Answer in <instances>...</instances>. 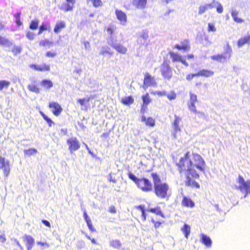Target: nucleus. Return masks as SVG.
Listing matches in <instances>:
<instances>
[{"mask_svg":"<svg viewBox=\"0 0 250 250\" xmlns=\"http://www.w3.org/2000/svg\"><path fill=\"white\" fill-rule=\"evenodd\" d=\"M41 85L44 88L49 89L53 86L52 81L48 80H43L41 82Z\"/></svg>","mask_w":250,"mask_h":250,"instance_id":"30","label":"nucleus"},{"mask_svg":"<svg viewBox=\"0 0 250 250\" xmlns=\"http://www.w3.org/2000/svg\"><path fill=\"white\" fill-rule=\"evenodd\" d=\"M175 119L174 122L172 124V126L174 129L173 136L175 138H176V132L181 131L180 127L179 126V124L181 121V119L177 115H175Z\"/></svg>","mask_w":250,"mask_h":250,"instance_id":"14","label":"nucleus"},{"mask_svg":"<svg viewBox=\"0 0 250 250\" xmlns=\"http://www.w3.org/2000/svg\"><path fill=\"white\" fill-rule=\"evenodd\" d=\"M167 97L170 100H174L176 97V94L172 91L167 95Z\"/></svg>","mask_w":250,"mask_h":250,"instance_id":"47","label":"nucleus"},{"mask_svg":"<svg viewBox=\"0 0 250 250\" xmlns=\"http://www.w3.org/2000/svg\"><path fill=\"white\" fill-rule=\"evenodd\" d=\"M85 101L88 102L89 99L83 98V99H80L78 100V102H79V103L82 106L84 105V102Z\"/></svg>","mask_w":250,"mask_h":250,"instance_id":"54","label":"nucleus"},{"mask_svg":"<svg viewBox=\"0 0 250 250\" xmlns=\"http://www.w3.org/2000/svg\"><path fill=\"white\" fill-rule=\"evenodd\" d=\"M129 178L131 179L136 184H137L138 181L140 180V178H137L134 174L132 173L129 172L128 173Z\"/></svg>","mask_w":250,"mask_h":250,"instance_id":"44","label":"nucleus"},{"mask_svg":"<svg viewBox=\"0 0 250 250\" xmlns=\"http://www.w3.org/2000/svg\"><path fill=\"white\" fill-rule=\"evenodd\" d=\"M215 6L213 2L201 5L198 8V14L202 15L208 9H212Z\"/></svg>","mask_w":250,"mask_h":250,"instance_id":"15","label":"nucleus"},{"mask_svg":"<svg viewBox=\"0 0 250 250\" xmlns=\"http://www.w3.org/2000/svg\"><path fill=\"white\" fill-rule=\"evenodd\" d=\"M237 182L239 186H236V189L240 190L242 192L250 193V180L245 181L241 176L239 175Z\"/></svg>","mask_w":250,"mask_h":250,"instance_id":"4","label":"nucleus"},{"mask_svg":"<svg viewBox=\"0 0 250 250\" xmlns=\"http://www.w3.org/2000/svg\"><path fill=\"white\" fill-rule=\"evenodd\" d=\"M141 121L145 122L146 125L151 127H153L155 124L154 119L151 117L146 118L144 115H143L141 117Z\"/></svg>","mask_w":250,"mask_h":250,"instance_id":"22","label":"nucleus"},{"mask_svg":"<svg viewBox=\"0 0 250 250\" xmlns=\"http://www.w3.org/2000/svg\"><path fill=\"white\" fill-rule=\"evenodd\" d=\"M49 107L51 109L53 113L55 116L59 115L62 110L61 105L56 102L50 103L49 104Z\"/></svg>","mask_w":250,"mask_h":250,"instance_id":"10","label":"nucleus"},{"mask_svg":"<svg viewBox=\"0 0 250 250\" xmlns=\"http://www.w3.org/2000/svg\"><path fill=\"white\" fill-rule=\"evenodd\" d=\"M181 230L185 234V237L188 238L190 232V227L188 225L185 224L181 228Z\"/></svg>","mask_w":250,"mask_h":250,"instance_id":"31","label":"nucleus"},{"mask_svg":"<svg viewBox=\"0 0 250 250\" xmlns=\"http://www.w3.org/2000/svg\"><path fill=\"white\" fill-rule=\"evenodd\" d=\"M74 3L70 2H67L66 1V2L62 3L59 6V8L65 12H67L72 11L74 8Z\"/></svg>","mask_w":250,"mask_h":250,"instance_id":"18","label":"nucleus"},{"mask_svg":"<svg viewBox=\"0 0 250 250\" xmlns=\"http://www.w3.org/2000/svg\"><path fill=\"white\" fill-rule=\"evenodd\" d=\"M136 185L138 188L144 192H149L153 189L151 182L145 178H140Z\"/></svg>","mask_w":250,"mask_h":250,"instance_id":"5","label":"nucleus"},{"mask_svg":"<svg viewBox=\"0 0 250 250\" xmlns=\"http://www.w3.org/2000/svg\"><path fill=\"white\" fill-rule=\"evenodd\" d=\"M215 7L216 8V11L218 13L221 14L223 12V7L222 4L219 1L213 2Z\"/></svg>","mask_w":250,"mask_h":250,"instance_id":"37","label":"nucleus"},{"mask_svg":"<svg viewBox=\"0 0 250 250\" xmlns=\"http://www.w3.org/2000/svg\"><path fill=\"white\" fill-rule=\"evenodd\" d=\"M139 208H141L142 212V217L143 218L144 220H145L146 219V214L145 212V211L142 207H139Z\"/></svg>","mask_w":250,"mask_h":250,"instance_id":"62","label":"nucleus"},{"mask_svg":"<svg viewBox=\"0 0 250 250\" xmlns=\"http://www.w3.org/2000/svg\"><path fill=\"white\" fill-rule=\"evenodd\" d=\"M208 32H215L216 31V28L215 27L214 24L212 23H208Z\"/></svg>","mask_w":250,"mask_h":250,"instance_id":"45","label":"nucleus"},{"mask_svg":"<svg viewBox=\"0 0 250 250\" xmlns=\"http://www.w3.org/2000/svg\"><path fill=\"white\" fill-rule=\"evenodd\" d=\"M197 73L198 76H204L206 77H210L214 74V72L213 71L206 69L201 70Z\"/></svg>","mask_w":250,"mask_h":250,"instance_id":"24","label":"nucleus"},{"mask_svg":"<svg viewBox=\"0 0 250 250\" xmlns=\"http://www.w3.org/2000/svg\"><path fill=\"white\" fill-rule=\"evenodd\" d=\"M200 237L202 242L204 245H205L208 247H210L211 246L212 242L210 238L208 236L204 234H201Z\"/></svg>","mask_w":250,"mask_h":250,"instance_id":"23","label":"nucleus"},{"mask_svg":"<svg viewBox=\"0 0 250 250\" xmlns=\"http://www.w3.org/2000/svg\"><path fill=\"white\" fill-rule=\"evenodd\" d=\"M39 21L37 20L32 21L30 23L29 28L31 30H36L38 28Z\"/></svg>","mask_w":250,"mask_h":250,"instance_id":"39","label":"nucleus"},{"mask_svg":"<svg viewBox=\"0 0 250 250\" xmlns=\"http://www.w3.org/2000/svg\"><path fill=\"white\" fill-rule=\"evenodd\" d=\"M170 57L172 59V61L173 62H181L183 64H184L186 66H188V63L186 62V61L183 59L182 56L174 52H170Z\"/></svg>","mask_w":250,"mask_h":250,"instance_id":"16","label":"nucleus"},{"mask_svg":"<svg viewBox=\"0 0 250 250\" xmlns=\"http://www.w3.org/2000/svg\"><path fill=\"white\" fill-rule=\"evenodd\" d=\"M133 101L134 100L131 97H125L122 100V103L126 105L133 103Z\"/></svg>","mask_w":250,"mask_h":250,"instance_id":"38","label":"nucleus"},{"mask_svg":"<svg viewBox=\"0 0 250 250\" xmlns=\"http://www.w3.org/2000/svg\"><path fill=\"white\" fill-rule=\"evenodd\" d=\"M116 15L119 21H120L121 24L124 25L126 22V14L123 11L119 10H116Z\"/></svg>","mask_w":250,"mask_h":250,"instance_id":"17","label":"nucleus"},{"mask_svg":"<svg viewBox=\"0 0 250 250\" xmlns=\"http://www.w3.org/2000/svg\"><path fill=\"white\" fill-rule=\"evenodd\" d=\"M56 53L51 52H47L46 53V56L48 57H54L56 56Z\"/></svg>","mask_w":250,"mask_h":250,"instance_id":"58","label":"nucleus"},{"mask_svg":"<svg viewBox=\"0 0 250 250\" xmlns=\"http://www.w3.org/2000/svg\"><path fill=\"white\" fill-rule=\"evenodd\" d=\"M154 184V189L155 195L160 199L168 200L170 196V192L168 185L163 183L159 176L155 173L151 174Z\"/></svg>","mask_w":250,"mask_h":250,"instance_id":"2","label":"nucleus"},{"mask_svg":"<svg viewBox=\"0 0 250 250\" xmlns=\"http://www.w3.org/2000/svg\"><path fill=\"white\" fill-rule=\"evenodd\" d=\"M175 47L179 50H184L185 51L189 50V46L188 44H182V45H180L177 44L175 45Z\"/></svg>","mask_w":250,"mask_h":250,"instance_id":"41","label":"nucleus"},{"mask_svg":"<svg viewBox=\"0 0 250 250\" xmlns=\"http://www.w3.org/2000/svg\"><path fill=\"white\" fill-rule=\"evenodd\" d=\"M0 45L10 46L12 45V42L7 39L0 36Z\"/></svg>","mask_w":250,"mask_h":250,"instance_id":"35","label":"nucleus"},{"mask_svg":"<svg viewBox=\"0 0 250 250\" xmlns=\"http://www.w3.org/2000/svg\"><path fill=\"white\" fill-rule=\"evenodd\" d=\"M232 49L229 43L227 44L225 49V54H217L211 57V58L219 62H222L223 60L225 61L227 59H230L231 56Z\"/></svg>","mask_w":250,"mask_h":250,"instance_id":"6","label":"nucleus"},{"mask_svg":"<svg viewBox=\"0 0 250 250\" xmlns=\"http://www.w3.org/2000/svg\"><path fill=\"white\" fill-rule=\"evenodd\" d=\"M239 13L236 10H232L231 12V15L233 19V20L237 23H242L244 21V20L241 18H238Z\"/></svg>","mask_w":250,"mask_h":250,"instance_id":"27","label":"nucleus"},{"mask_svg":"<svg viewBox=\"0 0 250 250\" xmlns=\"http://www.w3.org/2000/svg\"><path fill=\"white\" fill-rule=\"evenodd\" d=\"M190 98L188 102V105L189 110L194 113L197 112L196 110L195 103L197 102V98L196 95L190 92L189 93Z\"/></svg>","mask_w":250,"mask_h":250,"instance_id":"9","label":"nucleus"},{"mask_svg":"<svg viewBox=\"0 0 250 250\" xmlns=\"http://www.w3.org/2000/svg\"><path fill=\"white\" fill-rule=\"evenodd\" d=\"M86 2L87 4L91 3L95 7H98L102 5L101 0H86Z\"/></svg>","mask_w":250,"mask_h":250,"instance_id":"34","label":"nucleus"},{"mask_svg":"<svg viewBox=\"0 0 250 250\" xmlns=\"http://www.w3.org/2000/svg\"><path fill=\"white\" fill-rule=\"evenodd\" d=\"M25 154L30 156L35 154L37 152V150L35 148H30L24 151Z\"/></svg>","mask_w":250,"mask_h":250,"instance_id":"40","label":"nucleus"},{"mask_svg":"<svg viewBox=\"0 0 250 250\" xmlns=\"http://www.w3.org/2000/svg\"><path fill=\"white\" fill-rule=\"evenodd\" d=\"M87 225L88 226V227L89 229L91 231H95V229H94V228L92 226V221H91V220H88L87 223Z\"/></svg>","mask_w":250,"mask_h":250,"instance_id":"50","label":"nucleus"},{"mask_svg":"<svg viewBox=\"0 0 250 250\" xmlns=\"http://www.w3.org/2000/svg\"><path fill=\"white\" fill-rule=\"evenodd\" d=\"M109 211L112 213H115L116 212V208L114 206H111L109 207Z\"/></svg>","mask_w":250,"mask_h":250,"instance_id":"57","label":"nucleus"},{"mask_svg":"<svg viewBox=\"0 0 250 250\" xmlns=\"http://www.w3.org/2000/svg\"><path fill=\"white\" fill-rule=\"evenodd\" d=\"M161 72L163 76L167 79L171 78L172 76L171 72L169 66L167 63H163L161 67Z\"/></svg>","mask_w":250,"mask_h":250,"instance_id":"11","label":"nucleus"},{"mask_svg":"<svg viewBox=\"0 0 250 250\" xmlns=\"http://www.w3.org/2000/svg\"><path fill=\"white\" fill-rule=\"evenodd\" d=\"M110 246L116 249H119L121 246V243L118 240H112L109 242Z\"/></svg>","mask_w":250,"mask_h":250,"instance_id":"36","label":"nucleus"},{"mask_svg":"<svg viewBox=\"0 0 250 250\" xmlns=\"http://www.w3.org/2000/svg\"><path fill=\"white\" fill-rule=\"evenodd\" d=\"M107 32L108 34L112 36L114 32L113 27L111 26L108 27V28H107ZM111 37H112V36H111L110 38Z\"/></svg>","mask_w":250,"mask_h":250,"instance_id":"56","label":"nucleus"},{"mask_svg":"<svg viewBox=\"0 0 250 250\" xmlns=\"http://www.w3.org/2000/svg\"><path fill=\"white\" fill-rule=\"evenodd\" d=\"M48 43V41L47 40H43V41H41L39 44L40 45H42V46H45L46 44H47Z\"/></svg>","mask_w":250,"mask_h":250,"instance_id":"61","label":"nucleus"},{"mask_svg":"<svg viewBox=\"0 0 250 250\" xmlns=\"http://www.w3.org/2000/svg\"><path fill=\"white\" fill-rule=\"evenodd\" d=\"M155 80L154 77H151L150 75L147 73L145 76L144 81V88H146L149 86L154 85L155 84Z\"/></svg>","mask_w":250,"mask_h":250,"instance_id":"12","label":"nucleus"},{"mask_svg":"<svg viewBox=\"0 0 250 250\" xmlns=\"http://www.w3.org/2000/svg\"><path fill=\"white\" fill-rule=\"evenodd\" d=\"M6 237L4 235H0V241L4 243L6 241Z\"/></svg>","mask_w":250,"mask_h":250,"instance_id":"60","label":"nucleus"},{"mask_svg":"<svg viewBox=\"0 0 250 250\" xmlns=\"http://www.w3.org/2000/svg\"><path fill=\"white\" fill-rule=\"evenodd\" d=\"M84 47H85V49H87V50L89 49V48L90 47V43H89V42H86V41L84 42Z\"/></svg>","mask_w":250,"mask_h":250,"instance_id":"59","label":"nucleus"},{"mask_svg":"<svg viewBox=\"0 0 250 250\" xmlns=\"http://www.w3.org/2000/svg\"><path fill=\"white\" fill-rule=\"evenodd\" d=\"M194 77H198L197 73H195V74H189L187 75L186 79L188 81H190Z\"/></svg>","mask_w":250,"mask_h":250,"instance_id":"53","label":"nucleus"},{"mask_svg":"<svg viewBox=\"0 0 250 250\" xmlns=\"http://www.w3.org/2000/svg\"><path fill=\"white\" fill-rule=\"evenodd\" d=\"M182 204L185 207L189 208H193L195 205L194 203L189 198L185 195H183Z\"/></svg>","mask_w":250,"mask_h":250,"instance_id":"21","label":"nucleus"},{"mask_svg":"<svg viewBox=\"0 0 250 250\" xmlns=\"http://www.w3.org/2000/svg\"><path fill=\"white\" fill-rule=\"evenodd\" d=\"M14 242L16 244V245L20 248V249L21 250H23V247L21 246V245L20 244L19 242L17 239H14Z\"/></svg>","mask_w":250,"mask_h":250,"instance_id":"63","label":"nucleus"},{"mask_svg":"<svg viewBox=\"0 0 250 250\" xmlns=\"http://www.w3.org/2000/svg\"><path fill=\"white\" fill-rule=\"evenodd\" d=\"M35 70L41 71H49L50 70V66L49 65L46 64H43L41 65H33Z\"/></svg>","mask_w":250,"mask_h":250,"instance_id":"26","label":"nucleus"},{"mask_svg":"<svg viewBox=\"0 0 250 250\" xmlns=\"http://www.w3.org/2000/svg\"><path fill=\"white\" fill-rule=\"evenodd\" d=\"M21 46H15L12 49V52L15 55L21 53Z\"/></svg>","mask_w":250,"mask_h":250,"instance_id":"48","label":"nucleus"},{"mask_svg":"<svg viewBox=\"0 0 250 250\" xmlns=\"http://www.w3.org/2000/svg\"><path fill=\"white\" fill-rule=\"evenodd\" d=\"M108 44L114 48L117 52L122 54H125L127 51V48L117 40H114L112 37L109 38L107 41Z\"/></svg>","mask_w":250,"mask_h":250,"instance_id":"3","label":"nucleus"},{"mask_svg":"<svg viewBox=\"0 0 250 250\" xmlns=\"http://www.w3.org/2000/svg\"><path fill=\"white\" fill-rule=\"evenodd\" d=\"M142 98L143 101V105L142 106V108L141 109V112L144 113L146 107L147 106V105L150 103V100L148 94H146V95L143 96Z\"/></svg>","mask_w":250,"mask_h":250,"instance_id":"25","label":"nucleus"},{"mask_svg":"<svg viewBox=\"0 0 250 250\" xmlns=\"http://www.w3.org/2000/svg\"><path fill=\"white\" fill-rule=\"evenodd\" d=\"M10 84L11 83L10 81L4 80H0V91H2L4 89H8Z\"/></svg>","mask_w":250,"mask_h":250,"instance_id":"28","label":"nucleus"},{"mask_svg":"<svg viewBox=\"0 0 250 250\" xmlns=\"http://www.w3.org/2000/svg\"><path fill=\"white\" fill-rule=\"evenodd\" d=\"M41 114L42 115L43 119L47 122L50 126H51L52 124H53V122L52 120L49 118L47 116H46L43 112H41Z\"/></svg>","mask_w":250,"mask_h":250,"instance_id":"43","label":"nucleus"},{"mask_svg":"<svg viewBox=\"0 0 250 250\" xmlns=\"http://www.w3.org/2000/svg\"><path fill=\"white\" fill-rule=\"evenodd\" d=\"M65 26V23L64 21H58L54 28V32L55 33H59L61 31V30L63 28H64Z\"/></svg>","mask_w":250,"mask_h":250,"instance_id":"29","label":"nucleus"},{"mask_svg":"<svg viewBox=\"0 0 250 250\" xmlns=\"http://www.w3.org/2000/svg\"><path fill=\"white\" fill-rule=\"evenodd\" d=\"M148 211L151 212L152 213H154L156 214H160L161 213V211L160 209L159 208H150L148 210Z\"/></svg>","mask_w":250,"mask_h":250,"instance_id":"49","label":"nucleus"},{"mask_svg":"<svg viewBox=\"0 0 250 250\" xmlns=\"http://www.w3.org/2000/svg\"><path fill=\"white\" fill-rule=\"evenodd\" d=\"M100 54L102 55H104L106 54L112 55L113 53L110 52V49L109 47L107 46H103L101 48V51L99 53Z\"/></svg>","mask_w":250,"mask_h":250,"instance_id":"33","label":"nucleus"},{"mask_svg":"<svg viewBox=\"0 0 250 250\" xmlns=\"http://www.w3.org/2000/svg\"><path fill=\"white\" fill-rule=\"evenodd\" d=\"M141 37H142L143 39L146 40L148 38L147 33L146 31H143L140 34Z\"/></svg>","mask_w":250,"mask_h":250,"instance_id":"55","label":"nucleus"},{"mask_svg":"<svg viewBox=\"0 0 250 250\" xmlns=\"http://www.w3.org/2000/svg\"><path fill=\"white\" fill-rule=\"evenodd\" d=\"M176 165L180 172L186 177V185L199 188V184L191 180V178H198L199 177L197 169L205 172V162L203 158L198 154L193 153L190 155L188 152L180 158Z\"/></svg>","mask_w":250,"mask_h":250,"instance_id":"1","label":"nucleus"},{"mask_svg":"<svg viewBox=\"0 0 250 250\" xmlns=\"http://www.w3.org/2000/svg\"><path fill=\"white\" fill-rule=\"evenodd\" d=\"M0 170H1L5 177L10 173L11 167L9 161L5 158L0 156Z\"/></svg>","mask_w":250,"mask_h":250,"instance_id":"7","label":"nucleus"},{"mask_svg":"<svg viewBox=\"0 0 250 250\" xmlns=\"http://www.w3.org/2000/svg\"><path fill=\"white\" fill-rule=\"evenodd\" d=\"M245 44H250V35L243 37L237 41V45L239 48Z\"/></svg>","mask_w":250,"mask_h":250,"instance_id":"19","label":"nucleus"},{"mask_svg":"<svg viewBox=\"0 0 250 250\" xmlns=\"http://www.w3.org/2000/svg\"><path fill=\"white\" fill-rule=\"evenodd\" d=\"M26 37L30 40H33L35 37V34L30 31H26Z\"/></svg>","mask_w":250,"mask_h":250,"instance_id":"42","label":"nucleus"},{"mask_svg":"<svg viewBox=\"0 0 250 250\" xmlns=\"http://www.w3.org/2000/svg\"><path fill=\"white\" fill-rule=\"evenodd\" d=\"M28 89L31 92L38 94L40 92V88L35 84L33 83L30 84L27 86Z\"/></svg>","mask_w":250,"mask_h":250,"instance_id":"32","label":"nucleus"},{"mask_svg":"<svg viewBox=\"0 0 250 250\" xmlns=\"http://www.w3.org/2000/svg\"><path fill=\"white\" fill-rule=\"evenodd\" d=\"M67 143L69 146V149L71 153L79 149L80 147L79 142L75 137L69 138L67 141Z\"/></svg>","mask_w":250,"mask_h":250,"instance_id":"8","label":"nucleus"},{"mask_svg":"<svg viewBox=\"0 0 250 250\" xmlns=\"http://www.w3.org/2000/svg\"><path fill=\"white\" fill-rule=\"evenodd\" d=\"M37 244L38 245H40L41 246L44 247L45 248H48L50 247V245L46 242H42L41 241H38L37 242Z\"/></svg>","mask_w":250,"mask_h":250,"instance_id":"51","label":"nucleus"},{"mask_svg":"<svg viewBox=\"0 0 250 250\" xmlns=\"http://www.w3.org/2000/svg\"><path fill=\"white\" fill-rule=\"evenodd\" d=\"M22 239L26 243L27 250H31L35 243L34 238L29 235H24L22 236Z\"/></svg>","mask_w":250,"mask_h":250,"instance_id":"13","label":"nucleus"},{"mask_svg":"<svg viewBox=\"0 0 250 250\" xmlns=\"http://www.w3.org/2000/svg\"><path fill=\"white\" fill-rule=\"evenodd\" d=\"M47 28L45 24H42L40 27V30L38 34L40 35L43 31L47 30Z\"/></svg>","mask_w":250,"mask_h":250,"instance_id":"52","label":"nucleus"},{"mask_svg":"<svg viewBox=\"0 0 250 250\" xmlns=\"http://www.w3.org/2000/svg\"><path fill=\"white\" fill-rule=\"evenodd\" d=\"M147 0H133L132 4L137 8L143 9L146 7Z\"/></svg>","mask_w":250,"mask_h":250,"instance_id":"20","label":"nucleus"},{"mask_svg":"<svg viewBox=\"0 0 250 250\" xmlns=\"http://www.w3.org/2000/svg\"><path fill=\"white\" fill-rule=\"evenodd\" d=\"M76 246L79 250H81L84 247L85 243L83 240H79L77 242Z\"/></svg>","mask_w":250,"mask_h":250,"instance_id":"46","label":"nucleus"},{"mask_svg":"<svg viewBox=\"0 0 250 250\" xmlns=\"http://www.w3.org/2000/svg\"><path fill=\"white\" fill-rule=\"evenodd\" d=\"M42 223L47 227H50L51 226L50 223L47 220H43Z\"/></svg>","mask_w":250,"mask_h":250,"instance_id":"64","label":"nucleus"}]
</instances>
